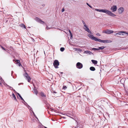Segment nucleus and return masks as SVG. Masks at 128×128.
Returning a JSON list of instances; mask_svg holds the SVG:
<instances>
[{
	"instance_id": "c85d7f7f",
	"label": "nucleus",
	"mask_w": 128,
	"mask_h": 128,
	"mask_svg": "<svg viewBox=\"0 0 128 128\" xmlns=\"http://www.w3.org/2000/svg\"><path fill=\"white\" fill-rule=\"evenodd\" d=\"M86 4L87 5H88L90 8H92V7L88 3H86Z\"/></svg>"
},
{
	"instance_id": "393cba45",
	"label": "nucleus",
	"mask_w": 128,
	"mask_h": 128,
	"mask_svg": "<svg viewBox=\"0 0 128 128\" xmlns=\"http://www.w3.org/2000/svg\"><path fill=\"white\" fill-rule=\"evenodd\" d=\"M82 22L83 24L84 25V26H86V24H85V22H84V21L82 20Z\"/></svg>"
},
{
	"instance_id": "dca6fc26",
	"label": "nucleus",
	"mask_w": 128,
	"mask_h": 128,
	"mask_svg": "<svg viewBox=\"0 0 128 128\" xmlns=\"http://www.w3.org/2000/svg\"><path fill=\"white\" fill-rule=\"evenodd\" d=\"M90 70L92 71H94L95 70V68L93 66H92L90 67Z\"/></svg>"
},
{
	"instance_id": "8fccbe9b",
	"label": "nucleus",
	"mask_w": 128,
	"mask_h": 128,
	"mask_svg": "<svg viewBox=\"0 0 128 128\" xmlns=\"http://www.w3.org/2000/svg\"><path fill=\"white\" fill-rule=\"evenodd\" d=\"M109 0V1H111V0Z\"/></svg>"
},
{
	"instance_id": "6e6552de",
	"label": "nucleus",
	"mask_w": 128,
	"mask_h": 128,
	"mask_svg": "<svg viewBox=\"0 0 128 128\" xmlns=\"http://www.w3.org/2000/svg\"><path fill=\"white\" fill-rule=\"evenodd\" d=\"M124 10V8L123 7H121L119 8L118 10V12L120 14H121L122 13Z\"/></svg>"
},
{
	"instance_id": "423d86ee",
	"label": "nucleus",
	"mask_w": 128,
	"mask_h": 128,
	"mask_svg": "<svg viewBox=\"0 0 128 128\" xmlns=\"http://www.w3.org/2000/svg\"><path fill=\"white\" fill-rule=\"evenodd\" d=\"M110 10L112 12L116 11L117 10V7L116 5H114L111 7Z\"/></svg>"
},
{
	"instance_id": "9b49d317",
	"label": "nucleus",
	"mask_w": 128,
	"mask_h": 128,
	"mask_svg": "<svg viewBox=\"0 0 128 128\" xmlns=\"http://www.w3.org/2000/svg\"><path fill=\"white\" fill-rule=\"evenodd\" d=\"M124 32L123 31H121L120 32H118L116 33V34H115V36H117L118 35L119 36H121V34H122V33Z\"/></svg>"
},
{
	"instance_id": "ea45409f",
	"label": "nucleus",
	"mask_w": 128,
	"mask_h": 128,
	"mask_svg": "<svg viewBox=\"0 0 128 128\" xmlns=\"http://www.w3.org/2000/svg\"><path fill=\"white\" fill-rule=\"evenodd\" d=\"M125 34H127L128 35V32H126L125 31Z\"/></svg>"
},
{
	"instance_id": "37998d69",
	"label": "nucleus",
	"mask_w": 128,
	"mask_h": 128,
	"mask_svg": "<svg viewBox=\"0 0 128 128\" xmlns=\"http://www.w3.org/2000/svg\"><path fill=\"white\" fill-rule=\"evenodd\" d=\"M25 102V104H24L25 105H26V104L28 105L27 104L26 102Z\"/></svg>"
},
{
	"instance_id": "9d476101",
	"label": "nucleus",
	"mask_w": 128,
	"mask_h": 128,
	"mask_svg": "<svg viewBox=\"0 0 128 128\" xmlns=\"http://www.w3.org/2000/svg\"><path fill=\"white\" fill-rule=\"evenodd\" d=\"M35 19L37 21L41 24H43L44 23V22L42 21L41 20L38 18L37 17Z\"/></svg>"
},
{
	"instance_id": "49530a36",
	"label": "nucleus",
	"mask_w": 128,
	"mask_h": 128,
	"mask_svg": "<svg viewBox=\"0 0 128 128\" xmlns=\"http://www.w3.org/2000/svg\"><path fill=\"white\" fill-rule=\"evenodd\" d=\"M13 73V71H12V73Z\"/></svg>"
},
{
	"instance_id": "5fc2aeb1",
	"label": "nucleus",
	"mask_w": 128,
	"mask_h": 128,
	"mask_svg": "<svg viewBox=\"0 0 128 128\" xmlns=\"http://www.w3.org/2000/svg\"><path fill=\"white\" fill-rule=\"evenodd\" d=\"M58 29L59 30H60V29H59L58 28Z\"/></svg>"
},
{
	"instance_id": "c756f323",
	"label": "nucleus",
	"mask_w": 128,
	"mask_h": 128,
	"mask_svg": "<svg viewBox=\"0 0 128 128\" xmlns=\"http://www.w3.org/2000/svg\"><path fill=\"white\" fill-rule=\"evenodd\" d=\"M32 111V112L33 113V114L34 116L35 117H36V115H35V114L34 113V112L32 110V111Z\"/></svg>"
},
{
	"instance_id": "ddd939ff",
	"label": "nucleus",
	"mask_w": 128,
	"mask_h": 128,
	"mask_svg": "<svg viewBox=\"0 0 128 128\" xmlns=\"http://www.w3.org/2000/svg\"><path fill=\"white\" fill-rule=\"evenodd\" d=\"M40 94L41 96L42 97H46V95L44 94V93L42 92H40Z\"/></svg>"
},
{
	"instance_id": "f257e3e1",
	"label": "nucleus",
	"mask_w": 128,
	"mask_h": 128,
	"mask_svg": "<svg viewBox=\"0 0 128 128\" xmlns=\"http://www.w3.org/2000/svg\"><path fill=\"white\" fill-rule=\"evenodd\" d=\"M88 36L92 39L96 41L99 42L104 43H110L112 42V41L110 40H101L100 39H98L96 37H94L93 35L92 34H89Z\"/></svg>"
},
{
	"instance_id": "cd10ccee",
	"label": "nucleus",
	"mask_w": 128,
	"mask_h": 128,
	"mask_svg": "<svg viewBox=\"0 0 128 128\" xmlns=\"http://www.w3.org/2000/svg\"><path fill=\"white\" fill-rule=\"evenodd\" d=\"M95 10L100 12H101V9L100 10L98 9H96Z\"/></svg>"
},
{
	"instance_id": "20e7f679",
	"label": "nucleus",
	"mask_w": 128,
	"mask_h": 128,
	"mask_svg": "<svg viewBox=\"0 0 128 128\" xmlns=\"http://www.w3.org/2000/svg\"><path fill=\"white\" fill-rule=\"evenodd\" d=\"M59 62L58 60H54L53 63V65L55 68H58V66H59Z\"/></svg>"
},
{
	"instance_id": "de8ad7c7",
	"label": "nucleus",
	"mask_w": 128,
	"mask_h": 128,
	"mask_svg": "<svg viewBox=\"0 0 128 128\" xmlns=\"http://www.w3.org/2000/svg\"><path fill=\"white\" fill-rule=\"evenodd\" d=\"M51 110H52V111H53V110H53V109H51Z\"/></svg>"
},
{
	"instance_id": "a211bd4d",
	"label": "nucleus",
	"mask_w": 128,
	"mask_h": 128,
	"mask_svg": "<svg viewBox=\"0 0 128 128\" xmlns=\"http://www.w3.org/2000/svg\"><path fill=\"white\" fill-rule=\"evenodd\" d=\"M12 98H14L16 101H17V100L16 99V96L13 93H12Z\"/></svg>"
},
{
	"instance_id": "864d4df0",
	"label": "nucleus",
	"mask_w": 128,
	"mask_h": 128,
	"mask_svg": "<svg viewBox=\"0 0 128 128\" xmlns=\"http://www.w3.org/2000/svg\"><path fill=\"white\" fill-rule=\"evenodd\" d=\"M18 85H20V84H18Z\"/></svg>"
},
{
	"instance_id": "b1692460",
	"label": "nucleus",
	"mask_w": 128,
	"mask_h": 128,
	"mask_svg": "<svg viewBox=\"0 0 128 128\" xmlns=\"http://www.w3.org/2000/svg\"><path fill=\"white\" fill-rule=\"evenodd\" d=\"M21 26L22 27L24 28H26L25 25L23 24H22L21 25Z\"/></svg>"
},
{
	"instance_id": "473e14b6",
	"label": "nucleus",
	"mask_w": 128,
	"mask_h": 128,
	"mask_svg": "<svg viewBox=\"0 0 128 128\" xmlns=\"http://www.w3.org/2000/svg\"><path fill=\"white\" fill-rule=\"evenodd\" d=\"M51 28H48L47 26L46 27V29H47L48 30L50 29Z\"/></svg>"
},
{
	"instance_id": "3c124183",
	"label": "nucleus",
	"mask_w": 128,
	"mask_h": 128,
	"mask_svg": "<svg viewBox=\"0 0 128 128\" xmlns=\"http://www.w3.org/2000/svg\"><path fill=\"white\" fill-rule=\"evenodd\" d=\"M60 73H62V74L63 73H62V72H60Z\"/></svg>"
},
{
	"instance_id": "5701e85b",
	"label": "nucleus",
	"mask_w": 128,
	"mask_h": 128,
	"mask_svg": "<svg viewBox=\"0 0 128 128\" xmlns=\"http://www.w3.org/2000/svg\"><path fill=\"white\" fill-rule=\"evenodd\" d=\"M8 86L9 87V88L10 89L14 91H16L12 87L8 85Z\"/></svg>"
},
{
	"instance_id": "09e8293b",
	"label": "nucleus",
	"mask_w": 128,
	"mask_h": 128,
	"mask_svg": "<svg viewBox=\"0 0 128 128\" xmlns=\"http://www.w3.org/2000/svg\"><path fill=\"white\" fill-rule=\"evenodd\" d=\"M119 37H120V38H121V37L120 36H119Z\"/></svg>"
},
{
	"instance_id": "f704fd0d",
	"label": "nucleus",
	"mask_w": 128,
	"mask_h": 128,
	"mask_svg": "<svg viewBox=\"0 0 128 128\" xmlns=\"http://www.w3.org/2000/svg\"><path fill=\"white\" fill-rule=\"evenodd\" d=\"M96 35L97 36H101V35L99 33H97L96 34Z\"/></svg>"
},
{
	"instance_id": "e433bc0d",
	"label": "nucleus",
	"mask_w": 128,
	"mask_h": 128,
	"mask_svg": "<svg viewBox=\"0 0 128 128\" xmlns=\"http://www.w3.org/2000/svg\"><path fill=\"white\" fill-rule=\"evenodd\" d=\"M1 48L2 49V50H5V49L2 46H1Z\"/></svg>"
},
{
	"instance_id": "58836bf2",
	"label": "nucleus",
	"mask_w": 128,
	"mask_h": 128,
	"mask_svg": "<svg viewBox=\"0 0 128 128\" xmlns=\"http://www.w3.org/2000/svg\"><path fill=\"white\" fill-rule=\"evenodd\" d=\"M32 41H33V42H34V41H35V40L34 39H33L32 38Z\"/></svg>"
},
{
	"instance_id": "4be33fe9",
	"label": "nucleus",
	"mask_w": 128,
	"mask_h": 128,
	"mask_svg": "<svg viewBox=\"0 0 128 128\" xmlns=\"http://www.w3.org/2000/svg\"><path fill=\"white\" fill-rule=\"evenodd\" d=\"M60 50L62 52L64 50V48L62 47L60 48Z\"/></svg>"
},
{
	"instance_id": "0eeeda50",
	"label": "nucleus",
	"mask_w": 128,
	"mask_h": 128,
	"mask_svg": "<svg viewBox=\"0 0 128 128\" xmlns=\"http://www.w3.org/2000/svg\"><path fill=\"white\" fill-rule=\"evenodd\" d=\"M76 67L78 69H81L82 68V64L80 62H78L76 64Z\"/></svg>"
},
{
	"instance_id": "a18cd8bd",
	"label": "nucleus",
	"mask_w": 128,
	"mask_h": 128,
	"mask_svg": "<svg viewBox=\"0 0 128 128\" xmlns=\"http://www.w3.org/2000/svg\"><path fill=\"white\" fill-rule=\"evenodd\" d=\"M36 117V119H37L38 120V118H37V117L36 116V117Z\"/></svg>"
},
{
	"instance_id": "1a4fd4ad",
	"label": "nucleus",
	"mask_w": 128,
	"mask_h": 128,
	"mask_svg": "<svg viewBox=\"0 0 128 128\" xmlns=\"http://www.w3.org/2000/svg\"><path fill=\"white\" fill-rule=\"evenodd\" d=\"M85 28H84V30L86 31L87 32L90 34H91L92 32L90 30L89 28H88L87 26L86 25V26H84Z\"/></svg>"
},
{
	"instance_id": "2f4dec72",
	"label": "nucleus",
	"mask_w": 128,
	"mask_h": 128,
	"mask_svg": "<svg viewBox=\"0 0 128 128\" xmlns=\"http://www.w3.org/2000/svg\"><path fill=\"white\" fill-rule=\"evenodd\" d=\"M124 32H122V34H121V35H122V36H124V34H125V31H123Z\"/></svg>"
},
{
	"instance_id": "72a5a7b5",
	"label": "nucleus",
	"mask_w": 128,
	"mask_h": 128,
	"mask_svg": "<svg viewBox=\"0 0 128 128\" xmlns=\"http://www.w3.org/2000/svg\"><path fill=\"white\" fill-rule=\"evenodd\" d=\"M99 50V49L98 48H92V50Z\"/></svg>"
},
{
	"instance_id": "412c9836",
	"label": "nucleus",
	"mask_w": 128,
	"mask_h": 128,
	"mask_svg": "<svg viewBox=\"0 0 128 128\" xmlns=\"http://www.w3.org/2000/svg\"><path fill=\"white\" fill-rule=\"evenodd\" d=\"M28 106L27 107L28 108V109L30 110L31 111L32 110V108H31V107L28 105Z\"/></svg>"
},
{
	"instance_id": "a19ab883",
	"label": "nucleus",
	"mask_w": 128,
	"mask_h": 128,
	"mask_svg": "<svg viewBox=\"0 0 128 128\" xmlns=\"http://www.w3.org/2000/svg\"><path fill=\"white\" fill-rule=\"evenodd\" d=\"M18 65H19V66H21V64H20V62L19 63V64H18Z\"/></svg>"
},
{
	"instance_id": "6e6d98bb",
	"label": "nucleus",
	"mask_w": 128,
	"mask_h": 128,
	"mask_svg": "<svg viewBox=\"0 0 128 128\" xmlns=\"http://www.w3.org/2000/svg\"><path fill=\"white\" fill-rule=\"evenodd\" d=\"M67 116H68V115H67Z\"/></svg>"
},
{
	"instance_id": "f8f14e48",
	"label": "nucleus",
	"mask_w": 128,
	"mask_h": 128,
	"mask_svg": "<svg viewBox=\"0 0 128 128\" xmlns=\"http://www.w3.org/2000/svg\"><path fill=\"white\" fill-rule=\"evenodd\" d=\"M91 62L93 64H97L98 63V61L97 60H91Z\"/></svg>"
},
{
	"instance_id": "4c0bfd02",
	"label": "nucleus",
	"mask_w": 128,
	"mask_h": 128,
	"mask_svg": "<svg viewBox=\"0 0 128 128\" xmlns=\"http://www.w3.org/2000/svg\"><path fill=\"white\" fill-rule=\"evenodd\" d=\"M32 121L33 122H35V120L34 119H32Z\"/></svg>"
},
{
	"instance_id": "2eb2a0df",
	"label": "nucleus",
	"mask_w": 128,
	"mask_h": 128,
	"mask_svg": "<svg viewBox=\"0 0 128 128\" xmlns=\"http://www.w3.org/2000/svg\"><path fill=\"white\" fill-rule=\"evenodd\" d=\"M33 92L36 95H37L38 93V92L37 90L36 89H34L33 90Z\"/></svg>"
},
{
	"instance_id": "39448f33",
	"label": "nucleus",
	"mask_w": 128,
	"mask_h": 128,
	"mask_svg": "<svg viewBox=\"0 0 128 128\" xmlns=\"http://www.w3.org/2000/svg\"><path fill=\"white\" fill-rule=\"evenodd\" d=\"M23 75L24 77L27 80L28 82H30L31 79L30 76H29L26 73H25Z\"/></svg>"
},
{
	"instance_id": "79ce46f5",
	"label": "nucleus",
	"mask_w": 128,
	"mask_h": 128,
	"mask_svg": "<svg viewBox=\"0 0 128 128\" xmlns=\"http://www.w3.org/2000/svg\"><path fill=\"white\" fill-rule=\"evenodd\" d=\"M69 32L70 34L71 33H72L70 31V30H69Z\"/></svg>"
},
{
	"instance_id": "6ab92c4d",
	"label": "nucleus",
	"mask_w": 128,
	"mask_h": 128,
	"mask_svg": "<svg viewBox=\"0 0 128 128\" xmlns=\"http://www.w3.org/2000/svg\"><path fill=\"white\" fill-rule=\"evenodd\" d=\"M17 94L19 96L20 98L21 99V100H23L24 101V102H25L24 100L22 98V97L21 96V95L19 93H17Z\"/></svg>"
},
{
	"instance_id": "c03bdc74",
	"label": "nucleus",
	"mask_w": 128,
	"mask_h": 128,
	"mask_svg": "<svg viewBox=\"0 0 128 128\" xmlns=\"http://www.w3.org/2000/svg\"><path fill=\"white\" fill-rule=\"evenodd\" d=\"M53 92L54 93H56V92L55 91H53Z\"/></svg>"
},
{
	"instance_id": "7c9ffc66",
	"label": "nucleus",
	"mask_w": 128,
	"mask_h": 128,
	"mask_svg": "<svg viewBox=\"0 0 128 128\" xmlns=\"http://www.w3.org/2000/svg\"><path fill=\"white\" fill-rule=\"evenodd\" d=\"M70 38H72V33H71L70 34Z\"/></svg>"
},
{
	"instance_id": "603ef678",
	"label": "nucleus",
	"mask_w": 128,
	"mask_h": 128,
	"mask_svg": "<svg viewBox=\"0 0 128 128\" xmlns=\"http://www.w3.org/2000/svg\"><path fill=\"white\" fill-rule=\"evenodd\" d=\"M44 6V4H43V6Z\"/></svg>"
},
{
	"instance_id": "aec40b11",
	"label": "nucleus",
	"mask_w": 128,
	"mask_h": 128,
	"mask_svg": "<svg viewBox=\"0 0 128 128\" xmlns=\"http://www.w3.org/2000/svg\"><path fill=\"white\" fill-rule=\"evenodd\" d=\"M105 47L104 46H101V47H99L98 48V49H99V50L100 49H101V50H102V49H104Z\"/></svg>"
},
{
	"instance_id": "4468645a",
	"label": "nucleus",
	"mask_w": 128,
	"mask_h": 128,
	"mask_svg": "<svg viewBox=\"0 0 128 128\" xmlns=\"http://www.w3.org/2000/svg\"><path fill=\"white\" fill-rule=\"evenodd\" d=\"M84 53L86 54H91L92 53V52L90 51L86 50L84 52Z\"/></svg>"
},
{
	"instance_id": "a878e982",
	"label": "nucleus",
	"mask_w": 128,
	"mask_h": 128,
	"mask_svg": "<svg viewBox=\"0 0 128 128\" xmlns=\"http://www.w3.org/2000/svg\"><path fill=\"white\" fill-rule=\"evenodd\" d=\"M17 64L19 63L20 62V60H16L15 61Z\"/></svg>"
},
{
	"instance_id": "f03ea898",
	"label": "nucleus",
	"mask_w": 128,
	"mask_h": 128,
	"mask_svg": "<svg viewBox=\"0 0 128 128\" xmlns=\"http://www.w3.org/2000/svg\"><path fill=\"white\" fill-rule=\"evenodd\" d=\"M101 12L104 13L112 17H114L116 16V15L112 12L106 9H101Z\"/></svg>"
},
{
	"instance_id": "7ed1b4c3",
	"label": "nucleus",
	"mask_w": 128,
	"mask_h": 128,
	"mask_svg": "<svg viewBox=\"0 0 128 128\" xmlns=\"http://www.w3.org/2000/svg\"><path fill=\"white\" fill-rule=\"evenodd\" d=\"M102 32L103 33H105L107 34H110L113 33L114 32L112 30L108 29L105 30H103Z\"/></svg>"
},
{
	"instance_id": "f3484780",
	"label": "nucleus",
	"mask_w": 128,
	"mask_h": 128,
	"mask_svg": "<svg viewBox=\"0 0 128 128\" xmlns=\"http://www.w3.org/2000/svg\"><path fill=\"white\" fill-rule=\"evenodd\" d=\"M3 81V80L2 79V78L0 76V85L1 86H2V84Z\"/></svg>"
},
{
	"instance_id": "c9c22d12",
	"label": "nucleus",
	"mask_w": 128,
	"mask_h": 128,
	"mask_svg": "<svg viewBox=\"0 0 128 128\" xmlns=\"http://www.w3.org/2000/svg\"><path fill=\"white\" fill-rule=\"evenodd\" d=\"M64 8H63L62 9V12H64Z\"/></svg>"
},
{
	"instance_id": "bb28decb",
	"label": "nucleus",
	"mask_w": 128,
	"mask_h": 128,
	"mask_svg": "<svg viewBox=\"0 0 128 128\" xmlns=\"http://www.w3.org/2000/svg\"><path fill=\"white\" fill-rule=\"evenodd\" d=\"M67 88V87L66 86H64L62 87V89L64 90H66Z\"/></svg>"
}]
</instances>
